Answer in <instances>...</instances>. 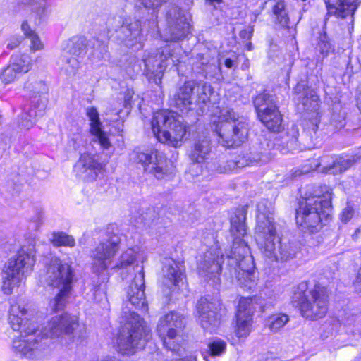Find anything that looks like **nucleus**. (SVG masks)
<instances>
[{
    "mask_svg": "<svg viewBox=\"0 0 361 361\" xmlns=\"http://www.w3.org/2000/svg\"><path fill=\"white\" fill-rule=\"evenodd\" d=\"M258 214L255 227V238L261 252L274 262H287L295 257L297 247L292 243L283 242L277 235L274 217L257 205Z\"/></svg>",
    "mask_w": 361,
    "mask_h": 361,
    "instance_id": "1",
    "label": "nucleus"
},
{
    "mask_svg": "<svg viewBox=\"0 0 361 361\" xmlns=\"http://www.w3.org/2000/svg\"><path fill=\"white\" fill-rule=\"evenodd\" d=\"M332 194L326 186L318 187L314 194L301 202L296 211V222L305 232L317 233L323 221L331 216Z\"/></svg>",
    "mask_w": 361,
    "mask_h": 361,
    "instance_id": "2",
    "label": "nucleus"
},
{
    "mask_svg": "<svg viewBox=\"0 0 361 361\" xmlns=\"http://www.w3.org/2000/svg\"><path fill=\"white\" fill-rule=\"evenodd\" d=\"M73 278L71 266L59 258L52 257L45 262L40 279L56 290V295L49 302L51 310L57 312L64 309L71 294Z\"/></svg>",
    "mask_w": 361,
    "mask_h": 361,
    "instance_id": "3",
    "label": "nucleus"
},
{
    "mask_svg": "<svg viewBox=\"0 0 361 361\" xmlns=\"http://www.w3.org/2000/svg\"><path fill=\"white\" fill-rule=\"evenodd\" d=\"M26 312V310L20 305L12 304L8 321L11 328L20 332V336L13 340V350L21 355L32 357L38 350L41 337L37 334L36 324L23 318Z\"/></svg>",
    "mask_w": 361,
    "mask_h": 361,
    "instance_id": "4",
    "label": "nucleus"
},
{
    "mask_svg": "<svg viewBox=\"0 0 361 361\" xmlns=\"http://www.w3.org/2000/svg\"><path fill=\"white\" fill-rule=\"evenodd\" d=\"M246 214L247 207H238L231 218V233L240 242L238 247L234 245L233 247V256L228 257V266L232 276L233 272L254 271V260L250 255L249 247L244 241L240 240V238L243 237L247 232Z\"/></svg>",
    "mask_w": 361,
    "mask_h": 361,
    "instance_id": "5",
    "label": "nucleus"
},
{
    "mask_svg": "<svg viewBox=\"0 0 361 361\" xmlns=\"http://www.w3.org/2000/svg\"><path fill=\"white\" fill-rule=\"evenodd\" d=\"M219 118V122L215 132L221 145L234 148L240 146L247 140L250 128L245 117L232 109L224 108L221 110Z\"/></svg>",
    "mask_w": 361,
    "mask_h": 361,
    "instance_id": "6",
    "label": "nucleus"
},
{
    "mask_svg": "<svg viewBox=\"0 0 361 361\" xmlns=\"http://www.w3.org/2000/svg\"><path fill=\"white\" fill-rule=\"evenodd\" d=\"M306 289V284H300L293 293L292 302L299 307L304 317L312 320L323 318L329 309L326 288L315 285L307 291Z\"/></svg>",
    "mask_w": 361,
    "mask_h": 361,
    "instance_id": "7",
    "label": "nucleus"
},
{
    "mask_svg": "<svg viewBox=\"0 0 361 361\" xmlns=\"http://www.w3.org/2000/svg\"><path fill=\"white\" fill-rule=\"evenodd\" d=\"M154 135L162 143L174 147L182 145L186 130L181 116L173 111L156 112L152 120Z\"/></svg>",
    "mask_w": 361,
    "mask_h": 361,
    "instance_id": "8",
    "label": "nucleus"
},
{
    "mask_svg": "<svg viewBox=\"0 0 361 361\" xmlns=\"http://www.w3.org/2000/svg\"><path fill=\"white\" fill-rule=\"evenodd\" d=\"M126 318V323L117 337V350L123 355H130L144 347L149 338V330L137 313L130 312Z\"/></svg>",
    "mask_w": 361,
    "mask_h": 361,
    "instance_id": "9",
    "label": "nucleus"
},
{
    "mask_svg": "<svg viewBox=\"0 0 361 361\" xmlns=\"http://www.w3.org/2000/svg\"><path fill=\"white\" fill-rule=\"evenodd\" d=\"M35 262V255L31 250L21 249L16 257L10 259L6 267L2 282V291L6 295H11L15 287L19 286L23 276L32 270Z\"/></svg>",
    "mask_w": 361,
    "mask_h": 361,
    "instance_id": "10",
    "label": "nucleus"
},
{
    "mask_svg": "<svg viewBox=\"0 0 361 361\" xmlns=\"http://www.w3.org/2000/svg\"><path fill=\"white\" fill-rule=\"evenodd\" d=\"M106 29L109 38L117 39L127 46H132L136 42L142 32L140 21L124 13L109 17L106 21Z\"/></svg>",
    "mask_w": 361,
    "mask_h": 361,
    "instance_id": "11",
    "label": "nucleus"
},
{
    "mask_svg": "<svg viewBox=\"0 0 361 361\" xmlns=\"http://www.w3.org/2000/svg\"><path fill=\"white\" fill-rule=\"evenodd\" d=\"M182 315L171 312L161 317L157 325V333L166 349L178 352L183 341L180 333L183 327Z\"/></svg>",
    "mask_w": 361,
    "mask_h": 361,
    "instance_id": "12",
    "label": "nucleus"
},
{
    "mask_svg": "<svg viewBox=\"0 0 361 361\" xmlns=\"http://www.w3.org/2000/svg\"><path fill=\"white\" fill-rule=\"evenodd\" d=\"M133 159L140 164L146 172L161 179L167 173L165 156L156 149L137 148L133 152Z\"/></svg>",
    "mask_w": 361,
    "mask_h": 361,
    "instance_id": "13",
    "label": "nucleus"
},
{
    "mask_svg": "<svg viewBox=\"0 0 361 361\" xmlns=\"http://www.w3.org/2000/svg\"><path fill=\"white\" fill-rule=\"evenodd\" d=\"M167 27L164 30L165 41H179L183 39L190 32V18L184 11L176 6H172L166 13Z\"/></svg>",
    "mask_w": 361,
    "mask_h": 361,
    "instance_id": "14",
    "label": "nucleus"
},
{
    "mask_svg": "<svg viewBox=\"0 0 361 361\" xmlns=\"http://www.w3.org/2000/svg\"><path fill=\"white\" fill-rule=\"evenodd\" d=\"M317 128V124L311 123V127L305 129L301 141L299 142L298 140L300 135L299 128L296 125H293L282 137L283 147L286 148L287 152L292 153L314 147V140L316 137Z\"/></svg>",
    "mask_w": 361,
    "mask_h": 361,
    "instance_id": "15",
    "label": "nucleus"
},
{
    "mask_svg": "<svg viewBox=\"0 0 361 361\" xmlns=\"http://www.w3.org/2000/svg\"><path fill=\"white\" fill-rule=\"evenodd\" d=\"M120 238L114 235L105 242L100 243L91 252L93 271L100 273L106 270L112 258L119 250Z\"/></svg>",
    "mask_w": 361,
    "mask_h": 361,
    "instance_id": "16",
    "label": "nucleus"
},
{
    "mask_svg": "<svg viewBox=\"0 0 361 361\" xmlns=\"http://www.w3.org/2000/svg\"><path fill=\"white\" fill-rule=\"evenodd\" d=\"M78 327V317L63 313L51 317L41 332L47 337L61 338L63 336H71Z\"/></svg>",
    "mask_w": 361,
    "mask_h": 361,
    "instance_id": "17",
    "label": "nucleus"
},
{
    "mask_svg": "<svg viewBox=\"0 0 361 361\" xmlns=\"http://www.w3.org/2000/svg\"><path fill=\"white\" fill-rule=\"evenodd\" d=\"M224 255L222 250L217 247H211L205 252L200 260L197 271L200 276L207 280L213 279L215 283H219V276L222 270Z\"/></svg>",
    "mask_w": 361,
    "mask_h": 361,
    "instance_id": "18",
    "label": "nucleus"
},
{
    "mask_svg": "<svg viewBox=\"0 0 361 361\" xmlns=\"http://www.w3.org/2000/svg\"><path fill=\"white\" fill-rule=\"evenodd\" d=\"M221 303L217 299L201 298L197 304L198 320L202 327L207 331L214 330L220 320Z\"/></svg>",
    "mask_w": 361,
    "mask_h": 361,
    "instance_id": "19",
    "label": "nucleus"
},
{
    "mask_svg": "<svg viewBox=\"0 0 361 361\" xmlns=\"http://www.w3.org/2000/svg\"><path fill=\"white\" fill-rule=\"evenodd\" d=\"M256 310V304L252 298H243L240 300L236 314L235 334L238 337H247L252 329V315Z\"/></svg>",
    "mask_w": 361,
    "mask_h": 361,
    "instance_id": "20",
    "label": "nucleus"
},
{
    "mask_svg": "<svg viewBox=\"0 0 361 361\" xmlns=\"http://www.w3.org/2000/svg\"><path fill=\"white\" fill-rule=\"evenodd\" d=\"M145 289V271L143 267H141L128 288L127 297L132 305L143 312L148 310Z\"/></svg>",
    "mask_w": 361,
    "mask_h": 361,
    "instance_id": "21",
    "label": "nucleus"
},
{
    "mask_svg": "<svg viewBox=\"0 0 361 361\" xmlns=\"http://www.w3.org/2000/svg\"><path fill=\"white\" fill-rule=\"evenodd\" d=\"M172 51L169 47H165L158 49L155 56H151L145 59L147 71L156 76H159L163 74L169 65L176 66V60L173 59Z\"/></svg>",
    "mask_w": 361,
    "mask_h": 361,
    "instance_id": "22",
    "label": "nucleus"
},
{
    "mask_svg": "<svg viewBox=\"0 0 361 361\" xmlns=\"http://www.w3.org/2000/svg\"><path fill=\"white\" fill-rule=\"evenodd\" d=\"M104 166L89 154H83L74 166L77 175L85 180H94L102 172Z\"/></svg>",
    "mask_w": 361,
    "mask_h": 361,
    "instance_id": "23",
    "label": "nucleus"
},
{
    "mask_svg": "<svg viewBox=\"0 0 361 361\" xmlns=\"http://www.w3.org/2000/svg\"><path fill=\"white\" fill-rule=\"evenodd\" d=\"M195 81L185 82L170 99V105L181 112L192 109V95L194 94Z\"/></svg>",
    "mask_w": 361,
    "mask_h": 361,
    "instance_id": "24",
    "label": "nucleus"
},
{
    "mask_svg": "<svg viewBox=\"0 0 361 361\" xmlns=\"http://www.w3.org/2000/svg\"><path fill=\"white\" fill-rule=\"evenodd\" d=\"M30 64L25 55H16L11 58V63L3 71L1 80L5 84H8L20 78L23 73L28 72Z\"/></svg>",
    "mask_w": 361,
    "mask_h": 361,
    "instance_id": "25",
    "label": "nucleus"
},
{
    "mask_svg": "<svg viewBox=\"0 0 361 361\" xmlns=\"http://www.w3.org/2000/svg\"><path fill=\"white\" fill-rule=\"evenodd\" d=\"M184 278L183 265L172 259H166L162 267V283L168 288L178 285Z\"/></svg>",
    "mask_w": 361,
    "mask_h": 361,
    "instance_id": "26",
    "label": "nucleus"
},
{
    "mask_svg": "<svg viewBox=\"0 0 361 361\" xmlns=\"http://www.w3.org/2000/svg\"><path fill=\"white\" fill-rule=\"evenodd\" d=\"M87 116L90 121V133L93 137L92 141L99 142L104 149H109L111 146V142L106 133L102 129V123L100 121L97 109L95 107L87 108Z\"/></svg>",
    "mask_w": 361,
    "mask_h": 361,
    "instance_id": "27",
    "label": "nucleus"
},
{
    "mask_svg": "<svg viewBox=\"0 0 361 361\" xmlns=\"http://www.w3.org/2000/svg\"><path fill=\"white\" fill-rule=\"evenodd\" d=\"M328 13L338 18L353 17L361 0H324Z\"/></svg>",
    "mask_w": 361,
    "mask_h": 361,
    "instance_id": "28",
    "label": "nucleus"
},
{
    "mask_svg": "<svg viewBox=\"0 0 361 361\" xmlns=\"http://www.w3.org/2000/svg\"><path fill=\"white\" fill-rule=\"evenodd\" d=\"M214 93V88L207 82H197L195 81L194 94L195 104L197 106V114L202 115L208 110L211 102V97Z\"/></svg>",
    "mask_w": 361,
    "mask_h": 361,
    "instance_id": "29",
    "label": "nucleus"
},
{
    "mask_svg": "<svg viewBox=\"0 0 361 361\" xmlns=\"http://www.w3.org/2000/svg\"><path fill=\"white\" fill-rule=\"evenodd\" d=\"M212 151L211 140L207 135H200L194 141L190 152L193 162L202 163L208 159Z\"/></svg>",
    "mask_w": 361,
    "mask_h": 361,
    "instance_id": "30",
    "label": "nucleus"
},
{
    "mask_svg": "<svg viewBox=\"0 0 361 361\" xmlns=\"http://www.w3.org/2000/svg\"><path fill=\"white\" fill-rule=\"evenodd\" d=\"M262 123L272 132H279L283 128L282 115L277 106H271L268 110L257 115Z\"/></svg>",
    "mask_w": 361,
    "mask_h": 361,
    "instance_id": "31",
    "label": "nucleus"
},
{
    "mask_svg": "<svg viewBox=\"0 0 361 361\" xmlns=\"http://www.w3.org/2000/svg\"><path fill=\"white\" fill-rule=\"evenodd\" d=\"M57 65L61 74L68 78L75 76L80 68L78 59L75 56L66 54L63 51L57 59Z\"/></svg>",
    "mask_w": 361,
    "mask_h": 361,
    "instance_id": "32",
    "label": "nucleus"
},
{
    "mask_svg": "<svg viewBox=\"0 0 361 361\" xmlns=\"http://www.w3.org/2000/svg\"><path fill=\"white\" fill-rule=\"evenodd\" d=\"M269 6L271 10L274 22L282 27H288L289 16L283 0H270Z\"/></svg>",
    "mask_w": 361,
    "mask_h": 361,
    "instance_id": "33",
    "label": "nucleus"
},
{
    "mask_svg": "<svg viewBox=\"0 0 361 361\" xmlns=\"http://www.w3.org/2000/svg\"><path fill=\"white\" fill-rule=\"evenodd\" d=\"M354 161L350 159L343 157H335L332 163L326 164L323 167V171L329 174H338L348 170Z\"/></svg>",
    "mask_w": 361,
    "mask_h": 361,
    "instance_id": "34",
    "label": "nucleus"
},
{
    "mask_svg": "<svg viewBox=\"0 0 361 361\" xmlns=\"http://www.w3.org/2000/svg\"><path fill=\"white\" fill-rule=\"evenodd\" d=\"M86 45L87 39L84 37H73L68 40L66 47L62 51L78 59L85 52Z\"/></svg>",
    "mask_w": 361,
    "mask_h": 361,
    "instance_id": "35",
    "label": "nucleus"
},
{
    "mask_svg": "<svg viewBox=\"0 0 361 361\" xmlns=\"http://www.w3.org/2000/svg\"><path fill=\"white\" fill-rule=\"evenodd\" d=\"M43 115V110L37 111L35 106H30L21 114L19 125L25 129H30L37 121L38 117Z\"/></svg>",
    "mask_w": 361,
    "mask_h": 361,
    "instance_id": "36",
    "label": "nucleus"
},
{
    "mask_svg": "<svg viewBox=\"0 0 361 361\" xmlns=\"http://www.w3.org/2000/svg\"><path fill=\"white\" fill-rule=\"evenodd\" d=\"M253 103L257 115L268 110L271 106H276L274 96L267 92H263L256 96Z\"/></svg>",
    "mask_w": 361,
    "mask_h": 361,
    "instance_id": "37",
    "label": "nucleus"
},
{
    "mask_svg": "<svg viewBox=\"0 0 361 361\" xmlns=\"http://www.w3.org/2000/svg\"><path fill=\"white\" fill-rule=\"evenodd\" d=\"M226 343L220 338H216L208 342L207 351L208 355H204V359L208 361V357L221 356L226 352Z\"/></svg>",
    "mask_w": 361,
    "mask_h": 361,
    "instance_id": "38",
    "label": "nucleus"
},
{
    "mask_svg": "<svg viewBox=\"0 0 361 361\" xmlns=\"http://www.w3.org/2000/svg\"><path fill=\"white\" fill-rule=\"evenodd\" d=\"M298 99H301L304 109L307 111L316 110L317 108L318 97L312 90H307L305 94L302 97L299 96Z\"/></svg>",
    "mask_w": 361,
    "mask_h": 361,
    "instance_id": "39",
    "label": "nucleus"
},
{
    "mask_svg": "<svg viewBox=\"0 0 361 361\" xmlns=\"http://www.w3.org/2000/svg\"><path fill=\"white\" fill-rule=\"evenodd\" d=\"M239 283V284L245 288L251 289L255 285V271H245V272H233Z\"/></svg>",
    "mask_w": 361,
    "mask_h": 361,
    "instance_id": "40",
    "label": "nucleus"
},
{
    "mask_svg": "<svg viewBox=\"0 0 361 361\" xmlns=\"http://www.w3.org/2000/svg\"><path fill=\"white\" fill-rule=\"evenodd\" d=\"M289 321V317L286 314H276L269 317L267 326L271 331L276 332Z\"/></svg>",
    "mask_w": 361,
    "mask_h": 361,
    "instance_id": "41",
    "label": "nucleus"
},
{
    "mask_svg": "<svg viewBox=\"0 0 361 361\" xmlns=\"http://www.w3.org/2000/svg\"><path fill=\"white\" fill-rule=\"evenodd\" d=\"M51 243L54 246H68L73 247L75 245L74 238L63 232H56L52 234Z\"/></svg>",
    "mask_w": 361,
    "mask_h": 361,
    "instance_id": "42",
    "label": "nucleus"
},
{
    "mask_svg": "<svg viewBox=\"0 0 361 361\" xmlns=\"http://www.w3.org/2000/svg\"><path fill=\"white\" fill-rule=\"evenodd\" d=\"M135 261V252L133 249H128L120 257L119 262L114 267L115 269L126 268Z\"/></svg>",
    "mask_w": 361,
    "mask_h": 361,
    "instance_id": "43",
    "label": "nucleus"
},
{
    "mask_svg": "<svg viewBox=\"0 0 361 361\" xmlns=\"http://www.w3.org/2000/svg\"><path fill=\"white\" fill-rule=\"evenodd\" d=\"M243 166L242 164H240L239 159H229V160H221V164H219V166L217 167L216 170L219 173H226L228 172L237 167H241Z\"/></svg>",
    "mask_w": 361,
    "mask_h": 361,
    "instance_id": "44",
    "label": "nucleus"
},
{
    "mask_svg": "<svg viewBox=\"0 0 361 361\" xmlns=\"http://www.w3.org/2000/svg\"><path fill=\"white\" fill-rule=\"evenodd\" d=\"M32 11L39 17L46 15L47 12V6L45 0H30Z\"/></svg>",
    "mask_w": 361,
    "mask_h": 361,
    "instance_id": "45",
    "label": "nucleus"
},
{
    "mask_svg": "<svg viewBox=\"0 0 361 361\" xmlns=\"http://www.w3.org/2000/svg\"><path fill=\"white\" fill-rule=\"evenodd\" d=\"M141 216L145 224H149L158 218V213L154 207H149L141 214Z\"/></svg>",
    "mask_w": 361,
    "mask_h": 361,
    "instance_id": "46",
    "label": "nucleus"
},
{
    "mask_svg": "<svg viewBox=\"0 0 361 361\" xmlns=\"http://www.w3.org/2000/svg\"><path fill=\"white\" fill-rule=\"evenodd\" d=\"M31 41L30 48L32 51H38L43 49V44L41 42L39 36L37 34H32L29 37Z\"/></svg>",
    "mask_w": 361,
    "mask_h": 361,
    "instance_id": "47",
    "label": "nucleus"
},
{
    "mask_svg": "<svg viewBox=\"0 0 361 361\" xmlns=\"http://www.w3.org/2000/svg\"><path fill=\"white\" fill-rule=\"evenodd\" d=\"M140 3L147 8H157L160 6L166 0H139Z\"/></svg>",
    "mask_w": 361,
    "mask_h": 361,
    "instance_id": "48",
    "label": "nucleus"
},
{
    "mask_svg": "<svg viewBox=\"0 0 361 361\" xmlns=\"http://www.w3.org/2000/svg\"><path fill=\"white\" fill-rule=\"evenodd\" d=\"M353 214H354V209L353 208V207L351 205L348 204L343 209V210L341 213V219L342 221L347 222L350 219H351V218L353 216Z\"/></svg>",
    "mask_w": 361,
    "mask_h": 361,
    "instance_id": "49",
    "label": "nucleus"
},
{
    "mask_svg": "<svg viewBox=\"0 0 361 361\" xmlns=\"http://www.w3.org/2000/svg\"><path fill=\"white\" fill-rule=\"evenodd\" d=\"M237 63V57L235 56L233 58H226L224 60V64L228 68H235Z\"/></svg>",
    "mask_w": 361,
    "mask_h": 361,
    "instance_id": "50",
    "label": "nucleus"
},
{
    "mask_svg": "<svg viewBox=\"0 0 361 361\" xmlns=\"http://www.w3.org/2000/svg\"><path fill=\"white\" fill-rule=\"evenodd\" d=\"M21 29L24 35L28 38L30 37L32 34H36L33 30H31L27 22H23L22 23Z\"/></svg>",
    "mask_w": 361,
    "mask_h": 361,
    "instance_id": "51",
    "label": "nucleus"
},
{
    "mask_svg": "<svg viewBox=\"0 0 361 361\" xmlns=\"http://www.w3.org/2000/svg\"><path fill=\"white\" fill-rule=\"evenodd\" d=\"M319 46L320 51L323 54H327L331 49V46L328 42H321Z\"/></svg>",
    "mask_w": 361,
    "mask_h": 361,
    "instance_id": "52",
    "label": "nucleus"
},
{
    "mask_svg": "<svg viewBox=\"0 0 361 361\" xmlns=\"http://www.w3.org/2000/svg\"><path fill=\"white\" fill-rule=\"evenodd\" d=\"M68 145L72 147L75 150L78 149L80 147L79 137H72L68 141Z\"/></svg>",
    "mask_w": 361,
    "mask_h": 361,
    "instance_id": "53",
    "label": "nucleus"
},
{
    "mask_svg": "<svg viewBox=\"0 0 361 361\" xmlns=\"http://www.w3.org/2000/svg\"><path fill=\"white\" fill-rule=\"evenodd\" d=\"M355 99L357 106L359 109L360 111L361 112V86L357 87V89Z\"/></svg>",
    "mask_w": 361,
    "mask_h": 361,
    "instance_id": "54",
    "label": "nucleus"
},
{
    "mask_svg": "<svg viewBox=\"0 0 361 361\" xmlns=\"http://www.w3.org/2000/svg\"><path fill=\"white\" fill-rule=\"evenodd\" d=\"M355 291L361 294V281L357 280L354 283Z\"/></svg>",
    "mask_w": 361,
    "mask_h": 361,
    "instance_id": "55",
    "label": "nucleus"
},
{
    "mask_svg": "<svg viewBox=\"0 0 361 361\" xmlns=\"http://www.w3.org/2000/svg\"><path fill=\"white\" fill-rule=\"evenodd\" d=\"M178 361H197V357L195 355L186 356L183 358L178 360Z\"/></svg>",
    "mask_w": 361,
    "mask_h": 361,
    "instance_id": "56",
    "label": "nucleus"
},
{
    "mask_svg": "<svg viewBox=\"0 0 361 361\" xmlns=\"http://www.w3.org/2000/svg\"><path fill=\"white\" fill-rule=\"evenodd\" d=\"M328 159V157H322V158L321 159V160H320L319 163L318 164H316V165H315V167L317 168V167H318V166H321L322 164H326V162H327V161H326V159Z\"/></svg>",
    "mask_w": 361,
    "mask_h": 361,
    "instance_id": "57",
    "label": "nucleus"
},
{
    "mask_svg": "<svg viewBox=\"0 0 361 361\" xmlns=\"http://www.w3.org/2000/svg\"><path fill=\"white\" fill-rule=\"evenodd\" d=\"M212 4H214V3H217V4H219L221 2H222V0H209Z\"/></svg>",
    "mask_w": 361,
    "mask_h": 361,
    "instance_id": "58",
    "label": "nucleus"
},
{
    "mask_svg": "<svg viewBox=\"0 0 361 361\" xmlns=\"http://www.w3.org/2000/svg\"><path fill=\"white\" fill-rule=\"evenodd\" d=\"M129 99L128 98H126L125 99V106H127V105L129 104Z\"/></svg>",
    "mask_w": 361,
    "mask_h": 361,
    "instance_id": "59",
    "label": "nucleus"
},
{
    "mask_svg": "<svg viewBox=\"0 0 361 361\" xmlns=\"http://www.w3.org/2000/svg\"><path fill=\"white\" fill-rule=\"evenodd\" d=\"M302 87V85H298V86H297V87H296V89H295V92H298V90H300V89H301Z\"/></svg>",
    "mask_w": 361,
    "mask_h": 361,
    "instance_id": "60",
    "label": "nucleus"
}]
</instances>
